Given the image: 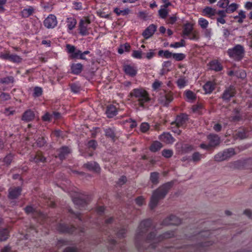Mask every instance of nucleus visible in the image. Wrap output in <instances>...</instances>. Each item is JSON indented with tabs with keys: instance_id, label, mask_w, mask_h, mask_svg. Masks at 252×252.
Returning <instances> with one entry per match:
<instances>
[{
	"instance_id": "12",
	"label": "nucleus",
	"mask_w": 252,
	"mask_h": 252,
	"mask_svg": "<svg viewBox=\"0 0 252 252\" xmlns=\"http://www.w3.org/2000/svg\"><path fill=\"white\" fill-rule=\"evenodd\" d=\"M181 220L174 215H171L162 222L164 225H178L181 223Z\"/></svg>"
},
{
	"instance_id": "61",
	"label": "nucleus",
	"mask_w": 252,
	"mask_h": 252,
	"mask_svg": "<svg viewBox=\"0 0 252 252\" xmlns=\"http://www.w3.org/2000/svg\"><path fill=\"white\" fill-rule=\"evenodd\" d=\"M212 34V30L211 29H205L204 31V36L208 38H210Z\"/></svg>"
},
{
	"instance_id": "53",
	"label": "nucleus",
	"mask_w": 252,
	"mask_h": 252,
	"mask_svg": "<svg viewBox=\"0 0 252 252\" xmlns=\"http://www.w3.org/2000/svg\"><path fill=\"white\" fill-rule=\"evenodd\" d=\"M203 158V155L198 152H195L192 156V160L193 162L199 161Z\"/></svg>"
},
{
	"instance_id": "47",
	"label": "nucleus",
	"mask_w": 252,
	"mask_h": 252,
	"mask_svg": "<svg viewBox=\"0 0 252 252\" xmlns=\"http://www.w3.org/2000/svg\"><path fill=\"white\" fill-rule=\"evenodd\" d=\"M229 4V0H219L217 3V5L219 7L226 9Z\"/></svg>"
},
{
	"instance_id": "45",
	"label": "nucleus",
	"mask_w": 252,
	"mask_h": 252,
	"mask_svg": "<svg viewBox=\"0 0 252 252\" xmlns=\"http://www.w3.org/2000/svg\"><path fill=\"white\" fill-rule=\"evenodd\" d=\"M203 109V106L200 103H197V104L193 105L192 107V111L198 114H200Z\"/></svg>"
},
{
	"instance_id": "40",
	"label": "nucleus",
	"mask_w": 252,
	"mask_h": 252,
	"mask_svg": "<svg viewBox=\"0 0 252 252\" xmlns=\"http://www.w3.org/2000/svg\"><path fill=\"white\" fill-rule=\"evenodd\" d=\"M198 24L200 27L203 29H206L209 25V22L203 18H200L198 20Z\"/></svg>"
},
{
	"instance_id": "41",
	"label": "nucleus",
	"mask_w": 252,
	"mask_h": 252,
	"mask_svg": "<svg viewBox=\"0 0 252 252\" xmlns=\"http://www.w3.org/2000/svg\"><path fill=\"white\" fill-rule=\"evenodd\" d=\"M158 14L161 18L165 19L168 14L167 8L161 6V8L158 10Z\"/></svg>"
},
{
	"instance_id": "34",
	"label": "nucleus",
	"mask_w": 252,
	"mask_h": 252,
	"mask_svg": "<svg viewBox=\"0 0 252 252\" xmlns=\"http://www.w3.org/2000/svg\"><path fill=\"white\" fill-rule=\"evenodd\" d=\"M66 23L67 29L70 31L75 27L77 21L75 18L70 17L67 19Z\"/></svg>"
},
{
	"instance_id": "44",
	"label": "nucleus",
	"mask_w": 252,
	"mask_h": 252,
	"mask_svg": "<svg viewBox=\"0 0 252 252\" xmlns=\"http://www.w3.org/2000/svg\"><path fill=\"white\" fill-rule=\"evenodd\" d=\"M224 157H226V159L229 158L235 154L234 149L229 148L223 151Z\"/></svg>"
},
{
	"instance_id": "46",
	"label": "nucleus",
	"mask_w": 252,
	"mask_h": 252,
	"mask_svg": "<svg viewBox=\"0 0 252 252\" xmlns=\"http://www.w3.org/2000/svg\"><path fill=\"white\" fill-rule=\"evenodd\" d=\"M143 54L142 51L141 50H134L132 52L131 56L135 59H141L143 58Z\"/></svg>"
},
{
	"instance_id": "56",
	"label": "nucleus",
	"mask_w": 252,
	"mask_h": 252,
	"mask_svg": "<svg viewBox=\"0 0 252 252\" xmlns=\"http://www.w3.org/2000/svg\"><path fill=\"white\" fill-rule=\"evenodd\" d=\"M173 151L171 150L168 149L164 150L162 152V156L166 158H170L173 155Z\"/></svg>"
},
{
	"instance_id": "5",
	"label": "nucleus",
	"mask_w": 252,
	"mask_h": 252,
	"mask_svg": "<svg viewBox=\"0 0 252 252\" xmlns=\"http://www.w3.org/2000/svg\"><path fill=\"white\" fill-rule=\"evenodd\" d=\"M173 99V93L164 89L159 93L158 101L163 106H167Z\"/></svg>"
},
{
	"instance_id": "20",
	"label": "nucleus",
	"mask_w": 252,
	"mask_h": 252,
	"mask_svg": "<svg viewBox=\"0 0 252 252\" xmlns=\"http://www.w3.org/2000/svg\"><path fill=\"white\" fill-rule=\"evenodd\" d=\"M84 166L89 170L98 172L99 171L100 167L95 162H89L84 164Z\"/></svg>"
},
{
	"instance_id": "42",
	"label": "nucleus",
	"mask_w": 252,
	"mask_h": 252,
	"mask_svg": "<svg viewBox=\"0 0 252 252\" xmlns=\"http://www.w3.org/2000/svg\"><path fill=\"white\" fill-rule=\"evenodd\" d=\"M14 82V78L12 76H8L6 77L0 78V83L9 84Z\"/></svg>"
},
{
	"instance_id": "13",
	"label": "nucleus",
	"mask_w": 252,
	"mask_h": 252,
	"mask_svg": "<svg viewBox=\"0 0 252 252\" xmlns=\"http://www.w3.org/2000/svg\"><path fill=\"white\" fill-rule=\"evenodd\" d=\"M209 140V144L211 147L218 145L220 142V137L215 134H210L207 136Z\"/></svg>"
},
{
	"instance_id": "10",
	"label": "nucleus",
	"mask_w": 252,
	"mask_h": 252,
	"mask_svg": "<svg viewBox=\"0 0 252 252\" xmlns=\"http://www.w3.org/2000/svg\"><path fill=\"white\" fill-rule=\"evenodd\" d=\"M123 69L126 75L133 77L137 73V67L134 64H125L123 66Z\"/></svg>"
},
{
	"instance_id": "4",
	"label": "nucleus",
	"mask_w": 252,
	"mask_h": 252,
	"mask_svg": "<svg viewBox=\"0 0 252 252\" xmlns=\"http://www.w3.org/2000/svg\"><path fill=\"white\" fill-rule=\"evenodd\" d=\"M66 51L68 53L70 54V57L72 59H77L81 60H86V55L90 54L89 51H85L82 52L80 50L77 49L76 48L70 44L66 45Z\"/></svg>"
},
{
	"instance_id": "43",
	"label": "nucleus",
	"mask_w": 252,
	"mask_h": 252,
	"mask_svg": "<svg viewBox=\"0 0 252 252\" xmlns=\"http://www.w3.org/2000/svg\"><path fill=\"white\" fill-rule=\"evenodd\" d=\"M105 135L107 137L110 138L112 140H114L115 137V133L114 130L110 128L105 129Z\"/></svg>"
},
{
	"instance_id": "28",
	"label": "nucleus",
	"mask_w": 252,
	"mask_h": 252,
	"mask_svg": "<svg viewBox=\"0 0 252 252\" xmlns=\"http://www.w3.org/2000/svg\"><path fill=\"white\" fill-rule=\"evenodd\" d=\"M188 119L187 115L182 114L177 117L176 123L178 126H183Z\"/></svg>"
},
{
	"instance_id": "25",
	"label": "nucleus",
	"mask_w": 252,
	"mask_h": 252,
	"mask_svg": "<svg viewBox=\"0 0 252 252\" xmlns=\"http://www.w3.org/2000/svg\"><path fill=\"white\" fill-rule=\"evenodd\" d=\"M34 114L31 110H28L25 112L22 116V120L26 122H29L33 119Z\"/></svg>"
},
{
	"instance_id": "52",
	"label": "nucleus",
	"mask_w": 252,
	"mask_h": 252,
	"mask_svg": "<svg viewBox=\"0 0 252 252\" xmlns=\"http://www.w3.org/2000/svg\"><path fill=\"white\" fill-rule=\"evenodd\" d=\"M215 160L217 161H221L226 159V157H224L223 152H220L215 156Z\"/></svg>"
},
{
	"instance_id": "22",
	"label": "nucleus",
	"mask_w": 252,
	"mask_h": 252,
	"mask_svg": "<svg viewBox=\"0 0 252 252\" xmlns=\"http://www.w3.org/2000/svg\"><path fill=\"white\" fill-rule=\"evenodd\" d=\"M160 139L161 141L167 144H172L174 142V138L168 133H164L161 135Z\"/></svg>"
},
{
	"instance_id": "62",
	"label": "nucleus",
	"mask_w": 252,
	"mask_h": 252,
	"mask_svg": "<svg viewBox=\"0 0 252 252\" xmlns=\"http://www.w3.org/2000/svg\"><path fill=\"white\" fill-rule=\"evenodd\" d=\"M172 63L170 61H167L164 62L162 64V67L165 69H168L171 70Z\"/></svg>"
},
{
	"instance_id": "11",
	"label": "nucleus",
	"mask_w": 252,
	"mask_h": 252,
	"mask_svg": "<svg viewBox=\"0 0 252 252\" xmlns=\"http://www.w3.org/2000/svg\"><path fill=\"white\" fill-rule=\"evenodd\" d=\"M44 25L48 29H53L57 25L56 17L53 14H50L44 21Z\"/></svg>"
},
{
	"instance_id": "9",
	"label": "nucleus",
	"mask_w": 252,
	"mask_h": 252,
	"mask_svg": "<svg viewBox=\"0 0 252 252\" xmlns=\"http://www.w3.org/2000/svg\"><path fill=\"white\" fill-rule=\"evenodd\" d=\"M90 21L89 19H81L79 24V33L82 36H86L89 34L88 28Z\"/></svg>"
},
{
	"instance_id": "16",
	"label": "nucleus",
	"mask_w": 252,
	"mask_h": 252,
	"mask_svg": "<svg viewBox=\"0 0 252 252\" xmlns=\"http://www.w3.org/2000/svg\"><path fill=\"white\" fill-rule=\"evenodd\" d=\"M58 229L61 232H67L73 233L76 228L73 226H68L65 224H60L58 226Z\"/></svg>"
},
{
	"instance_id": "31",
	"label": "nucleus",
	"mask_w": 252,
	"mask_h": 252,
	"mask_svg": "<svg viewBox=\"0 0 252 252\" xmlns=\"http://www.w3.org/2000/svg\"><path fill=\"white\" fill-rule=\"evenodd\" d=\"M83 66L81 63H73L71 66V71L73 74H78L82 70Z\"/></svg>"
},
{
	"instance_id": "38",
	"label": "nucleus",
	"mask_w": 252,
	"mask_h": 252,
	"mask_svg": "<svg viewBox=\"0 0 252 252\" xmlns=\"http://www.w3.org/2000/svg\"><path fill=\"white\" fill-rule=\"evenodd\" d=\"M74 203L79 206L84 207L86 204V201L84 199L79 197H74L72 198Z\"/></svg>"
},
{
	"instance_id": "26",
	"label": "nucleus",
	"mask_w": 252,
	"mask_h": 252,
	"mask_svg": "<svg viewBox=\"0 0 252 252\" xmlns=\"http://www.w3.org/2000/svg\"><path fill=\"white\" fill-rule=\"evenodd\" d=\"M217 14L219 16L217 18V24L220 23L221 24H224L226 23V21L224 18L226 17V14L223 10H219L217 12Z\"/></svg>"
},
{
	"instance_id": "63",
	"label": "nucleus",
	"mask_w": 252,
	"mask_h": 252,
	"mask_svg": "<svg viewBox=\"0 0 252 252\" xmlns=\"http://www.w3.org/2000/svg\"><path fill=\"white\" fill-rule=\"evenodd\" d=\"M52 119V115L49 113H46L42 117L44 121H50Z\"/></svg>"
},
{
	"instance_id": "2",
	"label": "nucleus",
	"mask_w": 252,
	"mask_h": 252,
	"mask_svg": "<svg viewBox=\"0 0 252 252\" xmlns=\"http://www.w3.org/2000/svg\"><path fill=\"white\" fill-rule=\"evenodd\" d=\"M130 94L132 97L135 99L136 104L143 108L150 100L147 92L141 88L133 89Z\"/></svg>"
},
{
	"instance_id": "1",
	"label": "nucleus",
	"mask_w": 252,
	"mask_h": 252,
	"mask_svg": "<svg viewBox=\"0 0 252 252\" xmlns=\"http://www.w3.org/2000/svg\"><path fill=\"white\" fill-rule=\"evenodd\" d=\"M172 185V183H167L154 191L149 204L151 209L154 208L158 204V201L165 197Z\"/></svg>"
},
{
	"instance_id": "24",
	"label": "nucleus",
	"mask_w": 252,
	"mask_h": 252,
	"mask_svg": "<svg viewBox=\"0 0 252 252\" xmlns=\"http://www.w3.org/2000/svg\"><path fill=\"white\" fill-rule=\"evenodd\" d=\"M202 12L204 15L211 17L217 14V11L215 9L209 6H206L203 9Z\"/></svg>"
},
{
	"instance_id": "55",
	"label": "nucleus",
	"mask_w": 252,
	"mask_h": 252,
	"mask_svg": "<svg viewBox=\"0 0 252 252\" xmlns=\"http://www.w3.org/2000/svg\"><path fill=\"white\" fill-rule=\"evenodd\" d=\"M145 54V58L147 60H150L152 59V58H153L155 56L156 53H155V51L154 50L150 49L149 50V51Z\"/></svg>"
},
{
	"instance_id": "32",
	"label": "nucleus",
	"mask_w": 252,
	"mask_h": 252,
	"mask_svg": "<svg viewBox=\"0 0 252 252\" xmlns=\"http://www.w3.org/2000/svg\"><path fill=\"white\" fill-rule=\"evenodd\" d=\"M215 84L213 82H207L203 86L204 90L206 94H210L214 90Z\"/></svg>"
},
{
	"instance_id": "37",
	"label": "nucleus",
	"mask_w": 252,
	"mask_h": 252,
	"mask_svg": "<svg viewBox=\"0 0 252 252\" xmlns=\"http://www.w3.org/2000/svg\"><path fill=\"white\" fill-rule=\"evenodd\" d=\"M246 17L245 12L241 10L239 11L238 15L234 17V19L236 20L239 23H242Z\"/></svg>"
},
{
	"instance_id": "7",
	"label": "nucleus",
	"mask_w": 252,
	"mask_h": 252,
	"mask_svg": "<svg viewBox=\"0 0 252 252\" xmlns=\"http://www.w3.org/2000/svg\"><path fill=\"white\" fill-rule=\"evenodd\" d=\"M152 226V221L151 220H146L141 222L137 232V237L138 238L143 235L147 231L150 230Z\"/></svg>"
},
{
	"instance_id": "39",
	"label": "nucleus",
	"mask_w": 252,
	"mask_h": 252,
	"mask_svg": "<svg viewBox=\"0 0 252 252\" xmlns=\"http://www.w3.org/2000/svg\"><path fill=\"white\" fill-rule=\"evenodd\" d=\"M162 144L159 142L155 141L152 144L150 147V150L152 152H156L160 150Z\"/></svg>"
},
{
	"instance_id": "58",
	"label": "nucleus",
	"mask_w": 252,
	"mask_h": 252,
	"mask_svg": "<svg viewBox=\"0 0 252 252\" xmlns=\"http://www.w3.org/2000/svg\"><path fill=\"white\" fill-rule=\"evenodd\" d=\"M149 125L147 123H142L140 126V130L143 132H147L149 129Z\"/></svg>"
},
{
	"instance_id": "21",
	"label": "nucleus",
	"mask_w": 252,
	"mask_h": 252,
	"mask_svg": "<svg viewBox=\"0 0 252 252\" xmlns=\"http://www.w3.org/2000/svg\"><path fill=\"white\" fill-rule=\"evenodd\" d=\"M106 114L108 117L113 118L117 114V109L113 105H110L107 107Z\"/></svg>"
},
{
	"instance_id": "8",
	"label": "nucleus",
	"mask_w": 252,
	"mask_h": 252,
	"mask_svg": "<svg viewBox=\"0 0 252 252\" xmlns=\"http://www.w3.org/2000/svg\"><path fill=\"white\" fill-rule=\"evenodd\" d=\"M183 34L184 37H187L190 40H196L198 38L196 32L193 31L192 25L189 23L185 25L183 30Z\"/></svg>"
},
{
	"instance_id": "30",
	"label": "nucleus",
	"mask_w": 252,
	"mask_h": 252,
	"mask_svg": "<svg viewBox=\"0 0 252 252\" xmlns=\"http://www.w3.org/2000/svg\"><path fill=\"white\" fill-rule=\"evenodd\" d=\"M184 94L188 101L192 102L196 99V94L191 91L186 90Z\"/></svg>"
},
{
	"instance_id": "18",
	"label": "nucleus",
	"mask_w": 252,
	"mask_h": 252,
	"mask_svg": "<svg viewBox=\"0 0 252 252\" xmlns=\"http://www.w3.org/2000/svg\"><path fill=\"white\" fill-rule=\"evenodd\" d=\"M21 188L20 187L10 188L9 189V197L11 199L17 198L21 194Z\"/></svg>"
},
{
	"instance_id": "14",
	"label": "nucleus",
	"mask_w": 252,
	"mask_h": 252,
	"mask_svg": "<svg viewBox=\"0 0 252 252\" xmlns=\"http://www.w3.org/2000/svg\"><path fill=\"white\" fill-rule=\"evenodd\" d=\"M156 30L157 27L155 25H150L143 32L142 35L146 39H148L153 35Z\"/></svg>"
},
{
	"instance_id": "27",
	"label": "nucleus",
	"mask_w": 252,
	"mask_h": 252,
	"mask_svg": "<svg viewBox=\"0 0 252 252\" xmlns=\"http://www.w3.org/2000/svg\"><path fill=\"white\" fill-rule=\"evenodd\" d=\"M210 68L216 71H219L222 69V67L220 63L214 60L210 63Z\"/></svg>"
},
{
	"instance_id": "49",
	"label": "nucleus",
	"mask_w": 252,
	"mask_h": 252,
	"mask_svg": "<svg viewBox=\"0 0 252 252\" xmlns=\"http://www.w3.org/2000/svg\"><path fill=\"white\" fill-rule=\"evenodd\" d=\"M185 42L184 39H182L180 42H176L170 45V47L174 48H177L185 46Z\"/></svg>"
},
{
	"instance_id": "57",
	"label": "nucleus",
	"mask_w": 252,
	"mask_h": 252,
	"mask_svg": "<svg viewBox=\"0 0 252 252\" xmlns=\"http://www.w3.org/2000/svg\"><path fill=\"white\" fill-rule=\"evenodd\" d=\"M13 159V156L11 154H9L7 155L3 160V162H4V164L8 165L9 164Z\"/></svg>"
},
{
	"instance_id": "54",
	"label": "nucleus",
	"mask_w": 252,
	"mask_h": 252,
	"mask_svg": "<svg viewBox=\"0 0 252 252\" xmlns=\"http://www.w3.org/2000/svg\"><path fill=\"white\" fill-rule=\"evenodd\" d=\"M71 91L74 93H78L80 90V86L78 83H73L70 85Z\"/></svg>"
},
{
	"instance_id": "19",
	"label": "nucleus",
	"mask_w": 252,
	"mask_h": 252,
	"mask_svg": "<svg viewBox=\"0 0 252 252\" xmlns=\"http://www.w3.org/2000/svg\"><path fill=\"white\" fill-rule=\"evenodd\" d=\"M188 79L185 76H180L176 81V84L178 87L180 89H183L188 84Z\"/></svg>"
},
{
	"instance_id": "15",
	"label": "nucleus",
	"mask_w": 252,
	"mask_h": 252,
	"mask_svg": "<svg viewBox=\"0 0 252 252\" xmlns=\"http://www.w3.org/2000/svg\"><path fill=\"white\" fill-rule=\"evenodd\" d=\"M235 94V88L233 86H230L227 88L224 92L222 95V98L225 100H229L233 97Z\"/></svg>"
},
{
	"instance_id": "50",
	"label": "nucleus",
	"mask_w": 252,
	"mask_h": 252,
	"mask_svg": "<svg viewBox=\"0 0 252 252\" xmlns=\"http://www.w3.org/2000/svg\"><path fill=\"white\" fill-rule=\"evenodd\" d=\"M172 58L177 61H181L186 58V55L183 53H173Z\"/></svg>"
},
{
	"instance_id": "59",
	"label": "nucleus",
	"mask_w": 252,
	"mask_h": 252,
	"mask_svg": "<svg viewBox=\"0 0 252 252\" xmlns=\"http://www.w3.org/2000/svg\"><path fill=\"white\" fill-rule=\"evenodd\" d=\"M42 90L40 87H35L33 90V95L35 97H38L42 94Z\"/></svg>"
},
{
	"instance_id": "29",
	"label": "nucleus",
	"mask_w": 252,
	"mask_h": 252,
	"mask_svg": "<svg viewBox=\"0 0 252 252\" xmlns=\"http://www.w3.org/2000/svg\"><path fill=\"white\" fill-rule=\"evenodd\" d=\"M9 231L6 228H0V241L7 240L9 237Z\"/></svg>"
},
{
	"instance_id": "17",
	"label": "nucleus",
	"mask_w": 252,
	"mask_h": 252,
	"mask_svg": "<svg viewBox=\"0 0 252 252\" xmlns=\"http://www.w3.org/2000/svg\"><path fill=\"white\" fill-rule=\"evenodd\" d=\"M34 12V8L31 6H28L24 8L21 12L22 17L28 18L32 15Z\"/></svg>"
},
{
	"instance_id": "60",
	"label": "nucleus",
	"mask_w": 252,
	"mask_h": 252,
	"mask_svg": "<svg viewBox=\"0 0 252 252\" xmlns=\"http://www.w3.org/2000/svg\"><path fill=\"white\" fill-rule=\"evenodd\" d=\"M126 230L124 228H122L120 230L116 231L115 233L117 234V235L119 237H124L125 236V234L126 233Z\"/></svg>"
},
{
	"instance_id": "51",
	"label": "nucleus",
	"mask_w": 252,
	"mask_h": 252,
	"mask_svg": "<svg viewBox=\"0 0 252 252\" xmlns=\"http://www.w3.org/2000/svg\"><path fill=\"white\" fill-rule=\"evenodd\" d=\"M9 61L13 63H19L22 61V58L16 54H11Z\"/></svg>"
},
{
	"instance_id": "36",
	"label": "nucleus",
	"mask_w": 252,
	"mask_h": 252,
	"mask_svg": "<svg viewBox=\"0 0 252 252\" xmlns=\"http://www.w3.org/2000/svg\"><path fill=\"white\" fill-rule=\"evenodd\" d=\"M46 160L45 158H44L41 153H37L34 157H31L30 160L33 161L35 162H45Z\"/></svg>"
},
{
	"instance_id": "33",
	"label": "nucleus",
	"mask_w": 252,
	"mask_h": 252,
	"mask_svg": "<svg viewBox=\"0 0 252 252\" xmlns=\"http://www.w3.org/2000/svg\"><path fill=\"white\" fill-rule=\"evenodd\" d=\"M162 86L163 83L161 81L157 79L152 84V87L154 91H160V92L162 90H161Z\"/></svg>"
},
{
	"instance_id": "64",
	"label": "nucleus",
	"mask_w": 252,
	"mask_h": 252,
	"mask_svg": "<svg viewBox=\"0 0 252 252\" xmlns=\"http://www.w3.org/2000/svg\"><path fill=\"white\" fill-rule=\"evenodd\" d=\"M136 203L139 205L141 206L145 203L144 199L142 196H139L135 199Z\"/></svg>"
},
{
	"instance_id": "35",
	"label": "nucleus",
	"mask_w": 252,
	"mask_h": 252,
	"mask_svg": "<svg viewBox=\"0 0 252 252\" xmlns=\"http://www.w3.org/2000/svg\"><path fill=\"white\" fill-rule=\"evenodd\" d=\"M239 5L235 3H232L230 4H228V6L226 7L225 10H223L225 13H231L236 10V9L238 8Z\"/></svg>"
},
{
	"instance_id": "3",
	"label": "nucleus",
	"mask_w": 252,
	"mask_h": 252,
	"mask_svg": "<svg viewBox=\"0 0 252 252\" xmlns=\"http://www.w3.org/2000/svg\"><path fill=\"white\" fill-rule=\"evenodd\" d=\"M229 57L235 61H240L244 57L245 51L243 46L237 44L227 51Z\"/></svg>"
},
{
	"instance_id": "6",
	"label": "nucleus",
	"mask_w": 252,
	"mask_h": 252,
	"mask_svg": "<svg viewBox=\"0 0 252 252\" xmlns=\"http://www.w3.org/2000/svg\"><path fill=\"white\" fill-rule=\"evenodd\" d=\"M174 232L172 231L171 232H166L162 235H159L158 237H156V234L154 232H151L150 235L147 237V240L149 243H151V241H153V243L151 244L152 247H155L153 245L154 243H157L159 242L164 239H167L171 238L174 236Z\"/></svg>"
},
{
	"instance_id": "23",
	"label": "nucleus",
	"mask_w": 252,
	"mask_h": 252,
	"mask_svg": "<svg viewBox=\"0 0 252 252\" xmlns=\"http://www.w3.org/2000/svg\"><path fill=\"white\" fill-rule=\"evenodd\" d=\"M70 150L67 147H63L59 151L58 157L61 160L65 158L66 156L69 154Z\"/></svg>"
},
{
	"instance_id": "48",
	"label": "nucleus",
	"mask_w": 252,
	"mask_h": 252,
	"mask_svg": "<svg viewBox=\"0 0 252 252\" xmlns=\"http://www.w3.org/2000/svg\"><path fill=\"white\" fill-rule=\"evenodd\" d=\"M150 180L154 184H157L158 182V173L153 172L151 174Z\"/></svg>"
}]
</instances>
